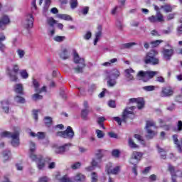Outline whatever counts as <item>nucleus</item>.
I'll list each match as a JSON object with an SVG mask.
<instances>
[{
	"mask_svg": "<svg viewBox=\"0 0 182 182\" xmlns=\"http://www.w3.org/2000/svg\"><path fill=\"white\" fill-rule=\"evenodd\" d=\"M134 109H136V107L134 106L127 107L122 113V119L115 117H114V120L118 123L119 126H122V122L126 123L127 119H134V112H133Z\"/></svg>",
	"mask_w": 182,
	"mask_h": 182,
	"instance_id": "f257e3e1",
	"label": "nucleus"
},
{
	"mask_svg": "<svg viewBox=\"0 0 182 182\" xmlns=\"http://www.w3.org/2000/svg\"><path fill=\"white\" fill-rule=\"evenodd\" d=\"M0 137H1V139H5L6 137H7V139H11V145L14 147H18V146H19V131H16L14 133L4 131L0 133Z\"/></svg>",
	"mask_w": 182,
	"mask_h": 182,
	"instance_id": "f03ea898",
	"label": "nucleus"
},
{
	"mask_svg": "<svg viewBox=\"0 0 182 182\" xmlns=\"http://www.w3.org/2000/svg\"><path fill=\"white\" fill-rule=\"evenodd\" d=\"M157 51L155 50H151L149 52L146 53L145 57L144 58V62L146 65H153L156 66V65H159L160 63V60L157 56Z\"/></svg>",
	"mask_w": 182,
	"mask_h": 182,
	"instance_id": "7ed1b4c3",
	"label": "nucleus"
},
{
	"mask_svg": "<svg viewBox=\"0 0 182 182\" xmlns=\"http://www.w3.org/2000/svg\"><path fill=\"white\" fill-rule=\"evenodd\" d=\"M74 63L77 65V67L73 68V70H75V73H82L86 64H85V59L80 58L79 54L76 52H74Z\"/></svg>",
	"mask_w": 182,
	"mask_h": 182,
	"instance_id": "20e7f679",
	"label": "nucleus"
},
{
	"mask_svg": "<svg viewBox=\"0 0 182 182\" xmlns=\"http://www.w3.org/2000/svg\"><path fill=\"white\" fill-rule=\"evenodd\" d=\"M151 127L157 129L156 127V122L153 120L146 121L145 130L146 131V139H153L155 136H157V132L152 130Z\"/></svg>",
	"mask_w": 182,
	"mask_h": 182,
	"instance_id": "39448f33",
	"label": "nucleus"
},
{
	"mask_svg": "<svg viewBox=\"0 0 182 182\" xmlns=\"http://www.w3.org/2000/svg\"><path fill=\"white\" fill-rule=\"evenodd\" d=\"M154 9L156 11V14L155 16H151L148 17V21L151 22V23H157V22H164V16L160 12V9L161 7H159L158 6L154 5Z\"/></svg>",
	"mask_w": 182,
	"mask_h": 182,
	"instance_id": "423d86ee",
	"label": "nucleus"
},
{
	"mask_svg": "<svg viewBox=\"0 0 182 182\" xmlns=\"http://www.w3.org/2000/svg\"><path fill=\"white\" fill-rule=\"evenodd\" d=\"M56 137H63V139H73L75 136V132H73V129L70 126H68L66 129V130L63 132H57L55 133Z\"/></svg>",
	"mask_w": 182,
	"mask_h": 182,
	"instance_id": "0eeeda50",
	"label": "nucleus"
},
{
	"mask_svg": "<svg viewBox=\"0 0 182 182\" xmlns=\"http://www.w3.org/2000/svg\"><path fill=\"white\" fill-rule=\"evenodd\" d=\"M159 75L158 71H143L138 73L137 76L142 77L143 82H149L150 79H153L154 76Z\"/></svg>",
	"mask_w": 182,
	"mask_h": 182,
	"instance_id": "6e6552de",
	"label": "nucleus"
},
{
	"mask_svg": "<svg viewBox=\"0 0 182 182\" xmlns=\"http://www.w3.org/2000/svg\"><path fill=\"white\" fill-rule=\"evenodd\" d=\"M32 161H35L37 164V168L38 170H43L45 168V159L42 155H37V156H31Z\"/></svg>",
	"mask_w": 182,
	"mask_h": 182,
	"instance_id": "1a4fd4ad",
	"label": "nucleus"
},
{
	"mask_svg": "<svg viewBox=\"0 0 182 182\" xmlns=\"http://www.w3.org/2000/svg\"><path fill=\"white\" fill-rule=\"evenodd\" d=\"M166 46L170 48V49L164 48L162 50V55L164 56V59L166 60H170L173 55H174V48H173V46L170 45L169 43H167Z\"/></svg>",
	"mask_w": 182,
	"mask_h": 182,
	"instance_id": "9d476101",
	"label": "nucleus"
},
{
	"mask_svg": "<svg viewBox=\"0 0 182 182\" xmlns=\"http://www.w3.org/2000/svg\"><path fill=\"white\" fill-rule=\"evenodd\" d=\"M141 157H143V154L141 152L134 151L129 159L130 164H132V166H137V164H139V161L141 160Z\"/></svg>",
	"mask_w": 182,
	"mask_h": 182,
	"instance_id": "9b49d317",
	"label": "nucleus"
},
{
	"mask_svg": "<svg viewBox=\"0 0 182 182\" xmlns=\"http://www.w3.org/2000/svg\"><path fill=\"white\" fill-rule=\"evenodd\" d=\"M160 95L161 97H171L174 95V89L171 87H162Z\"/></svg>",
	"mask_w": 182,
	"mask_h": 182,
	"instance_id": "f8f14e48",
	"label": "nucleus"
},
{
	"mask_svg": "<svg viewBox=\"0 0 182 182\" xmlns=\"http://www.w3.org/2000/svg\"><path fill=\"white\" fill-rule=\"evenodd\" d=\"M23 26L26 29H31L33 26V16L32 14H28L25 17V20L23 21Z\"/></svg>",
	"mask_w": 182,
	"mask_h": 182,
	"instance_id": "ddd939ff",
	"label": "nucleus"
},
{
	"mask_svg": "<svg viewBox=\"0 0 182 182\" xmlns=\"http://www.w3.org/2000/svg\"><path fill=\"white\" fill-rule=\"evenodd\" d=\"M71 146V144H65L63 146L56 147L55 149V153L56 154H63L65 151H69V147Z\"/></svg>",
	"mask_w": 182,
	"mask_h": 182,
	"instance_id": "4468645a",
	"label": "nucleus"
},
{
	"mask_svg": "<svg viewBox=\"0 0 182 182\" xmlns=\"http://www.w3.org/2000/svg\"><path fill=\"white\" fill-rule=\"evenodd\" d=\"M129 103H136L137 108L139 110L144 107V100L143 98H131L129 99Z\"/></svg>",
	"mask_w": 182,
	"mask_h": 182,
	"instance_id": "2eb2a0df",
	"label": "nucleus"
},
{
	"mask_svg": "<svg viewBox=\"0 0 182 182\" xmlns=\"http://www.w3.org/2000/svg\"><path fill=\"white\" fill-rule=\"evenodd\" d=\"M100 163H102V161L96 158H93L90 163L91 166L87 167V170L92 171V170H94L95 168H96V167H100Z\"/></svg>",
	"mask_w": 182,
	"mask_h": 182,
	"instance_id": "dca6fc26",
	"label": "nucleus"
},
{
	"mask_svg": "<svg viewBox=\"0 0 182 182\" xmlns=\"http://www.w3.org/2000/svg\"><path fill=\"white\" fill-rule=\"evenodd\" d=\"M9 22V17L7 16H3L1 18H0V29L4 31Z\"/></svg>",
	"mask_w": 182,
	"mask_h": 182,
	"instance_id": "f3484780",
	"label": "nucleus"
},
{
	"mask_svg": "<svg viewBox=\"0 0 182 182\" xmlns=\"http://www.w3.org/2000/svg\"><path fill=\"white\" fill-rule=\"evenodd\" d=\"M59 56L63 60H66V59H69V52L68 51V48H62L59 53Z\"/></svg>",
	"mask_w": 182,
	"mask_h": 182,
	"instance_id": "a211bd4d",
	"label": "nucleus"
},
{
	"mask_svg": "<svg viewBox=\"0 0 182 182\" xmlns=\"http://www.w3.org/2000/svg\"><path fill=\"white\" fill-rule=\"evenodd\" d=\"M102 26H97V32L95 33V38L94 40V45L96 46L97 45V43L99 42V39H100V37L102 36Z\"/></svg>",
	"mask_w": 182,
	"mask_h": 182,
	"instance_id": "6ab92c4d",
	"label": "nucleus"
},
{
	"mask_svg": "<svg viewBox=\"0 0 182 182\" xmlns=\"http://www.w3.org/2000/svg\"><path fill=\"white\" fill-rule=\"evenodd\" d=\"M125 72V77L128 80H134V77L133 76V73H134V71L132 68H128L124 70Z\"/></svg>",
	"mask_w": 182,
	"mask_h": 182,
	"instance_id": "aec40b11",
	"label": "nucleus"
},
{
	"mask_svg": "<svg viewBox=\"0 0 182 182\" xmlns=\"http://www.w3.org/2000/svg\"><path fill=\"white\" fill-rule=\"evenodd\" d=\"M35 151H36V145L34 144V142L30 141V149H29L30 159H32V157H33V156H38V155L35 154Z\"/></svg>",
	"mask_w": 182,
	"mask_h": 182,
	"instance_id": "412c9836",
	"label": "nucleus"
},
{
	"mask_svg": "<svg viewBox=\"0 0 182 182\" xmlns=\"http://www.w3.org/2000/svg\"><path fill=\"white\" fill-rule=\"evenodd\" d=\"M7 75L9 77L11 82H18L17 73L12 72L11 70H9Z\"/></svg>",
	"mask_w": 182,
	"mask_h": 182,
	"instance_id": "4be33fe9",
	"label": "nucleus"
},
{
	"mask_svg": "<svg viewBox=\"0 0 182 182\" xmlns=\"http://www.w3.org/2000/svg\"><path fill=\"white\" fill-rule=\"evenodd\" d=\"M137 45L136 43L131 42V43H123L119 46L120 49L124 50V49H132L133 46H136Z\"/></svg>",
	"mask_w": 182,
	"mask_h": 182,
	"instance_id": "5701e85b",
	"label": "nucleus"
},
{
	"mask_svg": "<svg viewBox=\"0 0 182 182\" xmlns=\"http://www.w3.org/2000/svg\"><path fill=\"white\" fill-rule=\"evenodd\" d=\"M14 92L18 95H23V85L21 83L14 85Z\"/></svg>",
	"mask_w": 182,
	"mask_h": 182,
	"instance_id": "b1692460",
	"label": "nucleus"
},
{
	"mask_svg": "<svg viewBox=\"0 0 182 182\" xmlns=\"http://www.w3.org/2000/svg\"><path fill=\"white\" fill-rule=\"evenodd\" d=\"M107 76H111V77H114V79H117L120 76V71L117 69H113L110 71L109 73L107 75Z\"/></svg>",
	"mask_w": 182,
	"mask_h": 182,
	"instance_id": "393cba45",
	"label": "nucleus"
},
{
	"mask_svg": "<svg viewBox=\"0 0 182 182\" xmlns=\"http://www.w3.org/2000/svg\"><path fill=\"white\" fill-rule=\"evenodd\" d=\"M106 79L108 80L107 81V86H109V87H113L116 86V83H117L116 80L112 79L111 75H107Z\"/></svg>",
	"mask_w": 182,
	"mask_h": 182,
	"instance_id": "a878e982",
	"label": "nucleus"
},
{
	"mask_svg": "<svg viewBox=\"0 0 182 182\" xmlns=\"http://www.w3.org/2000/svg\"><path fill=\"white\" fill-rule=\"evenodd\" d=\"M1 109L4 113H9V102L8 101H1Z\"/></svg>",
	"mask_w": 182,
	"mask_h": 182,
	"instance_id": "bb28decb",
	"label": "nucleus"
},
{
	"mask_svg": "<svg viewBox=\"0 0 182 182\" xmlns=\"http://www.w3.org/2000/svg\"><path fill=\"white\" fill-rule=\"evenodd\" d=\"M86 181V176L82 173H77L75 177H74V181H77V182H84Z\"/></svg>",
	"mask_w": 182,
	"mask_h": 182,
	"instance_id": "cd10ccee",
	"label": "nucleus"
},
{
	"mask_svg": "<svg viewBox=\"0 0 182 182\" xmlns=\"http://www.w3.org/2000/svg\"><path fill=\"white\" fill-rule=\"evenodd\" d=\"M9 160H11V151H4L3 152V161L4 163H6Z\"/></svg>",
	"mask_w": 182,
	"mask_h": 182,
	"instance_id": "c85d7f7f",
	"label": "nucleus"
},
{
	"mask_svg": "<svg viewBox=\"0 0 182 182\" xmlns=\"http://www.w3.org/2000/svg\"><path fill=\"white\" fill-rule=\"evenodd\" d=\"M161 9H164V12H166V14L173 11V7H171V5L167 4L161 6Z\"/></svg>",
	"mask_w": 182,
	"mask_h": 182,
	"instance_id": "c756f323",
	"label": "nucleus"
},
{
	"mask_svg": "<svg viewBox=\"0 0 182 182\" xmlns=\"http://www.w3.org/2000/svg\"><path fill=\"white\" fill-rule=\"evenodd\" d=\"M128 146L130 149H139V145L134 143V141L132 138L128 139Z\"/></svg>",
	"mask_w": 182,
	"mask_h": 182,
	"instance_id": "7c9ffc66",
	"label": "nucleus"
},
{
	"mask_svg": "<svg viewBox=\"0 0 182 182\" xmlns=\"http://www.w3.org/2000/svg\"><path fill=\"white\" fill-rule=\"evenodd\" d=\"M57 17L59 19H63L64 21H72V17L68 14H58Z\"/></svg>",
	"mask_w": 182,
	"mask_h": 182,
	"instance_id": "2f4dec72",
	"label": "nucleus"
},
{
	"mask_svg": "<svg viewBox=\"0 0 182 182\" xmlns=\"http://www.w3.org/2000/svg\"><path fill=\"white\" fill-rule=\"evenodd\" d=\"M44 123L47 127H50L53 124L52 117H44Z\"/></svg>",
	"mask_w": 182,
	"mask_h": 182,
	"instance_id": "473e14b6",
	"label": "nucleus"
},
{
	"mask_svg": "<svg viewBox=\"0 0 182 182\" xmlns=\"http://www.w3.org/2000/svg\"><path fill=\"white\" fill-rule=\"evenodd\" d=\"M95 159L102 161V159H103V150L98 149L95 154Z\"/></svg>",
	"mask_w": 182,
	"mask_h": 182,
	"instance_id": "72a5a7b5",
	"label": "nucleus"
},
{
	"mask_svg": "<svg viewBox=\"0 0 182 182\" xmlns=\"http://www.w3.org/2000/svg\"><path fill=\"white\" fill-rule=\"evenodd\" d=\"M119 12H122V6H116L111 11L112 15H116V14H119Z\"/></svg>",
	"mask_w": 182,
	"mask_h": 182,
	"instance_id": "f704fd0d",
	"label": "nucleus"
},
{
	"mask_svg": "<svg viewBox=\"0 0 182 182\" xmlns=\"http://www.w3.org/2000/svg\"><path fill=\"white\" fill-rule=\"evenodd\" d=\"M89 114V109H85L81 111V117L83 120H87V115Z\"/></svg>",
	"mask_w": 182,
	"mask_h": 182,
	"instance_id": "c9c22d12",
	"label": "nucleus"
},
{
	"mask_svg": "<svg viewBox=\"0 0 182 182\" xmlns=\"http://www.w3.org/2000/svg\"><path fill=\"white\" fill-rule=\"evenodd\" d=\"M42 99H43V96L39 95V92L33 94L32 95V100L34 102H38V100H42Z\"/></svg>",
	"mask_w": 182,
	"mask_h": 182,
	"instance_id": "e433bc0d",
	"label": "nucleus"
},
{
	"mask_svg": "<svg viewBox=\"0 0 182 182\" xmlns=\"http://www.w3.org/2000/svg\"><path fill=\"white\" fill-rule=\"evenodd\" d=\"M14 100H15V102H16V103L23 104V103L26 102V100H25V98H23L19 95L16 96L14 97Z\"/></svg>",
	"mask_w": 182,
	"mask_h": 182,
	"instance_id": "4c0bfd02",
	"label": "nucleus"
},
{
	"mask_svg": "<svg viewBox=\"0 0 182 182\" xmlns=\"http://www.w3.org/2000/svg\"><path fill=\"white\" fill-rule=\"evenodd\" d=\"M19 73L22 79H28V77H29V74H28L26 70H21Z\"/></svg>",
	"mask_w": 182,
	"mask_h": 182,
	"instance_id": "58836bf2",
	"label": "nucleus"
},
{
	"mask_svg": "<svg viewBox=\"0 0 182 182\" xmlns=\"http://www.w3.org/2000/svg\"><path fill=\"white\" fill-rule=\"evenodd\" d=\"M143 90H145V92H153L154 90H156V86L154 85H147L143 87Z\"/></svg>",
	"mask_w": 182,
	"mask_h": 182,
	"instance_id": "ea45409f",
	"label": "nucleus"
},
{
	"mask_svg": "<svg viewBox=\"0 0 182 182\" xmlns=\"http://www.w3.org/2000/svg\"><path fill=\"white\" fill-rule=\"evenodd\" d=\"M49 6H50V0H45L43 12H48V9H49Z\"/></svg>",
	"mask_w": 182,
	"mask_h": 182,
	"instance_id": "a19ab883",
	"label": "nucleus"
},
{
	"mask_svg": "<svg viewBox=\"0 0 182 182\" xmlns=\"http://www.w3.org/2000/svg\"><path fill=\"white\" fill-rule=\"evenodd\" d=\"M53 39L55 42H63V41L66 39V37L63 36H56Z\"/></svg>",
	"mask_w": 182,
	"mask_h": 182,
	"instance_id": "79ce46f5",
	"label": "nucleus"
},
{
	"mask_svg": "<svg viewBox=\"0 0 182 182\" xmlns=\"http://www.w3.org/2000/svg\"><path fill=\"white\" fill-rule=\"evenodd\" d=\"M95 133L98 139H103L105 137V133L100 129H96Z\"/></svg>",
	"mask_w": 182,
	"mask_h": 182,
	"instance_id": "37998d69",
	"label": "nucleus"
},
{
	"mask_svg": "<svg viewBox=\"0 0 182 182\" xmlns=\"http://www.w3.org/2000/svg\"><path fill=\"white\" fill-rule=\"evenodd\" d=\"M11 71L13 72V73H19V65L18 64H13Z\"/></svg>",
	"mask_w": 182,
	"mask_h": 182,
	"instance_id": "c03bdc74",
	"label": "nucleus"
},
{
	"mask_svg": "<svg viewBox=\"0 0 182 182\" xmlns=\"http://www.w3.org/2000/svg\"><path fill=\"white\" fill-rule=\"evenodd\" d=\"M47 23L51 26V28H53L55 23H56V21L53 19V18L50 17L47 19Z\"/></svg>",
	"mask_w": 182,
	"mask_h": 182,
	"instance_id": "a18cd8bd",
	"label": "nucleus"
},
{
	"mask_svg": "<svg viewBox=\"0 0 182 182\" xmlns=\"http://www.w3.org/2000/svg\"><path fill=\"white\" fill-rule=\"evenodd\" d=\"M120 171V166H116L113 168L111 171L109 172V174H119V172Z\"/></svg>",
	"mask_w": 182,
	"mask_h": 182,
	"instance_id": "49530a36",
	"label": "nucleus"
},
{
	"mask_svg": "<svg viewBox=\"0 0 182 182\" xmlns=\"http://www.w3.org/2000/svg\"><path fill=\"white\" fill-rule=\"evenodd\" d=\"M36 137L38 139V140H43V139L46 137V134H45V132H38L36 134Z\"/></svg>",
	"mask_w": 182,
	"mask_h": 182,
	"instance_id": "de8ad7c7",
	"label": "nucleus"
},
{
	"mask_svg": "<svg viewBox=\"0 0 182 182\" xmlns=\"http://www.w3.org/2000/svg\"><path fill=\"white\" fill-rule=\"evenodd\" d=\"M113 170V164L108 163L106 166V171L107 174H110V172Z\"/></svg>",
	"mask_w": 182,
	"mask_h": 182,
	"instance_id": "09e8293b",
	"label": "nucleus"
},
{
	"mask_svg": "<svg viewBox=\"0 0 182 182\" xmlns=\"http://www.w3.org/2000/svg\"><path fill=\"white\" fill-rule=\"evenodd\" d=\"M163 43V41L161 40H156L154 41L151 42V45L152 48H157L160 43Z\"/></svg>",
	"mask_w": 182,
	"mask_h": 182,
	"instance_id": "8fccbe9b",
	"label": "nucleus"
},
{
	"mask_svg": "<svg viewBox=\"0 0 182 182\" xmlns=\"http://www.w3.org/2000/svg\"><path fill=\"white\" fill-rule=\"evenodd\" d=\"M70 5L72 9H75V8H77V0H70Z\"/></svg>",
	"mask_w": 182,
	"mask_h": 182,
	"instance_id": "3c124183",
	"label": "nucleus"
},
{
	"mask_svg": "<svg viewBox=\"0 0 182 182\" xmlns=\"http://www.w3.org/2000/svg\"><path fill=\"white\" fill-rule=\"evenodd\" d=\"M80 166H82L80 162H75L71 165V168L73 170H77V168H80Z\"/></svg>",
	"mask_w": 182,
	"mask_h": 182,
	"instance_id": "603ef678",
	"label": "nucleus"
},
{
	"mask_svg": "<svg viewBox=\"0 0 182 182\" xmlns=\"http://www.w3.org/2000/svg\"><path fill=\"white\" fill-rule=\"evenodd\" d=\"M33 85L34 86V89L36 92H38L39 90V82H38L36 79L33 80Z\"/></svg>",
	"mask_w": 182,
	"mask_h": 182,
	"instance_id": "864d4df0",
	"label": "nucleus"
},
{
	"mask_svg": "<svg viewBox=\"0 0 182 182\" xmlns=\"http://www.w3.org/2000/svg\"><path fill=\"white\" fill-rule=\"evenodd\" d=\"M50 181L48 176H41L37 182H49Z\"/></svg>",
	"mask_w": 182,
	"mask_h": 182,
	"instance_id": "5fc2aeb1",
	"label": "nucleus"
},
{
	"mask_svg": "<svg viewBox=\"0 0 182 182\" xmlns=\"http://www.w3.org/2000/svg\"><path fill=\"white\" fill-rule=\"evenodd\" d=\"M116 26L119 31H123V22H122L120 20L117 21Z\"/></svg>",
	"mask_w": 182,
	"mask_h": 182,
	"instance_id": "6e6d98bb",
	"label": "nucleus"
},
{
	"mask_svg": "<svg viewBox=\"0 0 182 182\" xmlns=\"http://www.w3.org/2000/svg\"><path fill=\"white\" fill-rule=\"evenodd\" d=\"M17 54L18 55L19 58L22 59L23 58V56H25V50H23L22 49H18Z\"/></svg>",
	"mask_w": 182,
	"mask_h": 182,
	"instance_id": "4d7b16f0",
	"label": "nucleus"
},
{
	"mask_svg": "<svg viewBox=\"0 0 182 182\" xmlns=\"http://www.w3.org/2000/svg\"><path fill=\"white\" fill-rule=\"evenodd\" d=\"M176 126L177 128L176 129V132H182V121H178Z\"/></svg>",
	"mask_w": 182,
	"mask_h": 182,
	"instance_id": "13d9d810",
	"label": "nucleus"
},
{
	"mask_svg": "<svg viewBox=\"0 0 182 182\" xmlns=\"http://www.w3.org/2000/svg\"><path fill=\"white\" fill-rule=\"evenodd\" d=\"M134 137L136 139L139 141H140L142 144H144V140L143 139V137L140 136L139 134H134Z\"/></svg>",
	"mask_w": 182,
	"mask_h": 182,
	"instance_id": "bf43d9fd",
	"label": "nucleus"
},
{
	"mask_svg": "<svg viewBox=\"0 0 182 182\" xmlns=\"http://www.w3.org/2000/svg\"><path fill=\"white\" fill-rule=\"evenodd\" d=\"M112 155L114 156V157H119L120 156V151H119L118 149H114L112 151Z\"/></svg>",
	"mask_w": 182,
	"mask_h": 182,
	"instance_id": "052dcab7",
	"label": "nucleus"
},
{
	"mask_svg": "<svg viewBox=\"0 0 182 182\" xmlns=\"http://www.w3.org/2000/svg\"><path fill=\"white\" fill-rule=\"evenodd\" d=\"M91 182H97V174L93 172L91 175Z\"/></svg>",
	"mask_w": 182,
	"mask_h": 182,
	"instance_id": "680f3d73",
	"label": "nucleus"
},
{
	"mask_svg": "<svg viewBox=\"0 0 182 182\" xmlns=\"http://www.w3.org/2000/svg\"><path fill=\"white\" fill-rule=\"evenodd\" d=\"M92 38V32L90 31H87V33L84 36V39L86 41H89Z\"/></svg>",
	"mask_w": 182,
	"mask_h": 182,
	"instance_id": "e2e57ef3",
	"label": "nucleus"
},
{
	"mask_svg": "<svg viewBox=\"0 0 182 182\" xmlns=\"http://www.w3.org/2000/svg\"><path fill=\"white\" fill-rule=\"evenodd\" d=\"M60 182H69L70 178L68 177L67 176H63L61 178L58 179Z\"/></svg>",
	"mask_w": 182,
	"mask_h": 182,
	"instance_id": "0e129e2a",
	"label": "nucleus"
},
{
	"mask_svg": "<svg viewBox=\"0 0 182 182\" xmlns=\"http://www.w3.org/2000/svg\"><path fill=\"white\" fill-rule=\"evenodd\" d=\"M156 82H159V83H164V82H166V80L164 79V77L159 76L156 77Z\"/></svg>",
	"mask_w": 182,
	"mask_h": 182,
	"instance_id": "69168bd1",
	"label": "nucleus"
},
{
	"mask_svg": "<svg viewBox=\"0 0 182 182\" xmlns=\"http://www.w3.org/2000/svg\"><path fill=\"white\" fill-rule=\"evenodd\" d=\"M108 106L109 107H112V109H114V107H116V102H114L113 100L109 101Z\"/></svg>",
	"mask_w": 182,
	"mask_h": 182,
	"instance_id": "338daca9",
	"label": "nucleus"
},
{
	"mask_svg": "<svg viewBox=\"0 0 182 182\" xmlns=\"http://www.w3.org/2000/svg\"><path fill=\"white\" fill-rule=\"evenodd\" d=\"M174 16H176V13L170 14L166 16V21H171Z\"/></svg>",
	"mask_w": 182,
	"mask_h": 182,
	"instance_id": "774afa93",
	"label": "nucleus"
}]
</instances>
